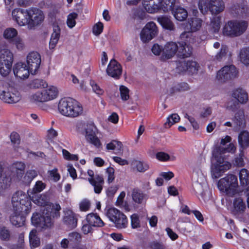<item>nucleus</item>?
Wrapping results in <instances>:
<instances>
[{"instance_id": "1", "label": "nucleus", "mask_w": 249, "mask_h": 249, "mask_svg": "<svg viewBox=\"0 0 249 249\" xmlns=\"http://www.w3.org/2000/svg\"><path fill=\"white\" fill-rule=\"evenodd\" d=\"M191 34L189 32H183L180 36L181 41L179 42V47L175 42L169 41L163 46V52L160 59L166 61L173 58L176 54L180 57H188L192 53V48L188 44L193 42V39L191 38Z\"/></svg>"}, {"instance_id": "2", "label": "nucleus", "mask_w": 249, "mask_h": 249, "mask_svg": "<svg viewBox=\"0 0 249 249\" xmlns=\"http://www.w3.org/2000/svg\"><path fill=\"white\" fill-rule=\"evenodd\" d=\"M21 98L20 93L7 82L0 80V99L8 104H15Z\"/></svg>"}, {"instance_id": "3", "label": "nucleus", "mask_w": 249, "mask_h": 249, "mask_svg": "<svg viewBox=\"0 0 249 249\" xmlns=\"http://www.w3.org/2000/svg\"><path fill=\"white\" fill-rule=\"evenodd\" d=\"M13 209L17 212H24L28 214L31 210V199L29 196L21 191L14 193L12 197Z\"/></svg>"}, {"instance_id": "4", "label": "nucleus", "mask_w": 249, "mask_h": 249, "mask_svg": "<svg viewBox=\"0 0 249 249\" xmlns=\"http://www.w3.org/2000/svg\"><path fill=\"white\" fill-rule=\"evenodd\" d=\"M248 23L244 20H231L225 23L222 32L224 36L234 37L241 36L246 30Z\"/></svg>"}, {"instance_id": "5", "label": "nucleus", "mask_w": 249, "mask_h": 249, "mask_svg": "<svg viewBox=\"0 0 249 249\" xmlns=\"http://www.w3.org/2000/svg\"><path fill=\"white\" fill-rule=\"evenodd\" d=\"M47 200L46 196L40 195L39 196H37L34 201L38 205L44 206V207L41 208L43 210V213L45 214L46 216H48L51 221H53L52 218L54 219L60 217V211L61 208L58 203H50L47 204Z\"/></svg>"}, {"instance_id": "6", "label": "nucleus", "mask_w": 249, "mask_h": 249, "mask_svg": "<svg viewBox=\"0 0 249 249\" xmlns=\"http://www.w3.org/2000/svg\"><path fill=\"white\" fill-rule=\"evenodd\" d=\"M198 6L203 14L209 10L213 15H217L224 10L225 3L223 0H199Z\"/></svg>"}, {"instance_id": "7", "label": "nucleus", "mask_w": 249, "mask_h": 249, "mask_svg": "<svg viewBox=\"0 0 249 249\" xmlns=\"http://www.w3.org/2000/svg\"><path fill=\"white\" fill-rule=\"evenodd\" d=\"M214 157L211 167V175L213 179L221 177L231 167V164L223 157L216 156Z\"/></svg>"}, {"instance_id": "8", "label": "nucleus", "mask_w": 249, "mask_h": 249, "mask_svg": "<svg viewBox=\"0 0 249 249\" xmlns=\"http://www.w3.org/2000/svg\"><path fill=\"white\" fill-rule=\"evenodd\" d=\"M13 58V54L9 49L0 50V74L2 76H7L10 73Z\"/></svg>"}, {"instance_id": "9", "label": "nucleus", "mask_w": 249, "mask_h": 249, "mask_svg": "<svg viewBox=\"0 0 249 249\" xmlns=\"http://www.w3.org/2000/svg\"><path fill=\"white\" fill-rule=\"evenodd\" d=\"M107 215L117 228L122 229L126 227L128 221L126 215L117 209L109 208L107 212Z\"/></svg>"}, {"instance_id": "10", "label": "nucleus", "mask_w": 249, "mask_h": 249, "mask_svg": "<svg viewBox=\"0 0 249 249\" xmlns=\"http://www.w3.org/2000/svg\"><path fill=\"white\" fill-rule=\"evenodd\" d=\"M237 73V70L234 66H226L218 71L216 79L219 83H225L235 78Z\"/></svg>"}, {"instance_id": "11", "label": "nucleus", "mask_w": 249, "mask_h": 249, "mask_svg": "<svg viewBox=\"0 0 249 249\" xmlns=\"http://www.w3.org/2000/svg\"><path fill=\"white\" fill-rule=\"evenodd\" d=\"M40 212L34 213H33L31 217V222L32 224L36 228L41 229H47L51 228L53 224V221H51L48 216H46L45 214L43 213L42 208L40 209Z\"/></svg>"}, {"instance_id": "12", "label": "nucleus", "mask_w": 249, "mask_h": 249, "mask_svg": "<svg viewBox=\"0 0 249 249\" xmlns=\"http://www.w3.org/2000/svg\"><path fill=\"white\" fill-rule=\"evenodd\" d=\"M78 220V215L71 209L66 208L63 211L62 222L67 229L72 230L76 228Z\"/></svg>"}, {"instance_id": "13", "label": "nucleus", "mask_w": 249, "mask_h": 249, "mask_svg": "<svg viewBox=\"0 0 249 249\" xmlns=\"http://www.w3.org/2000/svg\"><path fill=\"white\" fill-rule=\"evenodd\" d=\"M158 33V29L153 21L148 22L142 29L140 34L141 40L144 42H148L154 38Z\"/></svg>"}, {"instance_id": "14", "label": "nucleus", "mask_w": 249, "mask_h": 249, "mask_svg": "<svg viewBox=\"0 0 249 249\" xmlns=\"http://www.w3.org/2000/svg\"><path fill=\"white\" fill-rule=\"evenodd\" d=\"M98 130L92 124H88L85 129V137L87 142L99 148L101 145V142L97 137Z\"/></svg>"}, {"instance_id": "15", "label": "nucleus", "mask_w": 249, "mask_h": 249, "mask_svg": "<svg viewBox=\"0 0 249 249\" xmlns=\"http://www.w3.org/2000/svg\"><path fill=\"white\" fill-rule=\"evenodd\" d=\"M27 67L30 73L35 74L38 70L41 63V56L36 52H30L26 58Z\"/></svg>"}, {"instance_id": "16", "label": "nucleus", "mask_w": 249, "mask_h": 249, "mask_svg": "<svg viewBox=\"0 0 249 249\" xmlns=\"http://www.w3.org/2000/svg\"><path fill=\"white\" fill-rule=\"evenodd\" d=\"M12 18L19 26L28 25V9L16 8L12 11Z\"/></svg>"}, {"instance_id": "17", "label": "nucleus", "mask_w": 249, "mask_h": 249, "mask_svg": "<svg viewBox=\"0 0 249 249\" xmlns=\"http://www.w3.org/2000/svg\"><path fill=\"white\" fill-rule=\"evenodd\" d=\"M28 25L34 26L40 24L44 19L43 12L36 8H30L28 9Z\"/></svg>"}, {"instance_id": "18", "label": "nucleus", "mask_w": 249, "mask_h": 249, "mask_svg": "<svg viewBox=\"0 0 249 249\" xmlns=\"http://www.w3.org/2000/svg\"><path fill=\"white\" fill-rule=\"evenodd\" d=\"M202 24V20L197 17H193L189 18L188 19L187 22L185 25L184 29L188 30L187 32L191 34V38L193 39V42L188 43L190 45L194 43L195 39L192 37L193 32H196L199 30L201 27Z\"/></svg>"}, {"instance_id": "19", "label": "nucleus", "mask_w": 249, "mask_h": 249, "mask_svg": "<svg viewBox=\"0 0 249 249\" xmlns=\"http://www.w3.org/2000/svg\"><path fill=\"white\" fill-rule=\"evenodd\" d=\"M246 210V204L241 197L234 198L231 208V213L234 216H238L244 213Z\"/></svg>"}, {"instance_id": "20", "label": "nucleus", "mask_w": 249, "mask_h": 249, "mask_svg": "<svg viewBox=\"0 0 249 249\" xmlns=\"http://www.w3.org/2000/svg\"><path fill=\"white\" fill-rule=\"evenodd\" d=\"M122 72V69L120 64L114 59L111 60L107 69V74L115 79H119Z\"/></svg>"}, {"instance_id": "21", "label": "nucleus", "mask_w": 249, "mask_h": 249, "mask_svg": "<svg viewBox=\"0 0 249 249\" xmlns=\"http://www.w3.org/2000/svg\"><path fill=\"white\" fill-rule=\"evenodd\" d=\"M162 0H142V6L149 13L153 14L161 10Z\"/></svg>"}, {"instance_id": "22", "label": "nucleus", "mask_w": 249, "mask_h": 249, "mask_svg": "<svg viewBox=\"0 0 249 249\" xmlns=\"http://www.w3.org/2000/svg\"><path fill=\"white\" fill-rule=\"evenodd\" d=\"M198 65L193 61H183L177 65V69L181 72L187 71L190 73H195L198 71Z\"/></svg>"}, {"instance_id": "23", "label": "nucleus", "mask_w": 249, "mask_h": 249, "mask_svg": "<svg viewBox=\"0 0 249 249\" xmlns=\"http://www.w3.org/2000/svg\"><path fill=\"white\" fill-rule=\"evenodd\" d=\"M71 100L72 98H66L59 101L58 110L62 115L70 118Z\"/></svg>"}, {"instance_id": "24", "label": "nucleus", "mask_w": 249, "mask_h": 249, "mask_svg": "<svg viewBox=\"0 0 249 249\" xmlns=\"http://www.w3.org/2000/svg\"><path fill=\"white\" fill-rule=\"evenodd\" d=\"M13 72L16 77L20 79L27 78L30 73V71L26 64L21 62L15 64L13 67Z\"/></svg>"}, {"instance_id": "25", "label": "nucleus", "mask_w": 249, "mask_h": 249, "mask_svg": "<svg viewBox=\"0 0 249 249\" xmlns=\"http://www.w3.org/2000/svg\"><path fill=\"white\" fill-rule=\"evenodd\" d=\"M218 187H238L236 176L229 174L219 179L217 182Z\"/></svg>"}, {"instance_id": "26", "label": "nucleus", "mask_w": 249, "mask_h": 249, "mask_svg": "<svg viewBox=\"0 0 249 249\" xmlns=\"http://www.w3.org/2000/svg\"><path fill=\"white\" fill-rule=\"evenodd\" d=\"M89 176L88 180L90 184L94 187H102L104 184V179L102 175H94V172L91 170H88L87 172Z\"/></svg>"}, {"instance_id": "27", "label": "nucleus", "mask_w": 249, "mask_h": 249, "mask_svg": "<svg viewBox=\"0 0 249 249\" xmlns=\"http://www.w3.org/2000/svg\"><path fill=\"white\" fill-rule=\"evenodd\" d=\"M86 221L94 227H103L105 223L96 213H91L86 215Z\"/></svg>"}, {"instance_id": "28", "label": "nucleus", "mask_w": 249, "mask_h": 249, "mask_svg": "<svg viewBox=\"0 0 249 249\" xmlns=\"http://www.w3.org/2000/svg\"><path fill=\"white\" fill-rule=\"evenodd\" d=\"M70 118H76L82 115L83 113V107L77 101L72 98L71 107Z\"/></svg>"}, {"instance_id": "29", "label": "nucleus", "mask_w": 249, "mask_h": 249, "mask_svg": "<svg viewBox=\"0 0 249 249\" xmlns=\"http://www.w3.org/2000/svg\"><path fill=\"white\" fill-rule=\"evenodd\" d=\"M42 91L45 102L56 98L58 93L57 88L53 86H49L46 89H43Z\"/></svg>"}, {"instance_id": "30", "label": "nucleus", "mask_w": 249, "mask_h": 249, "mask_svg": "<svg viewBox=\"0 0 249 249\" xmlns=\"http://www.w3.org/2000/svg\"><path fill=\"white\" fill-rule=\"evenodd\" d=\"M221 23V17L214 15L210 18V22L209 24V30L215 33L219 32Z\"/></svg>"}, {"instance_id": "31", "label": "nucleus", "mask_w": 249, "mask_h": 249, "mask_svg": "<svg viewBox=\"0 0 249 249\" xmlns=\"http://www.w3.org/2000/svg\"><path fill=\"white\" fill-rule=\"evenodd\" d=\"M20 213L15 211L14 214L10 217L11 223L17 227L23 226L25 222L26 217L22 214H20Z\"/></svg>"}, {"instance_id": "32", "label": "nucleus", "mask_w": 249, "mask_h": 249, "mask_svg": "<svg viewBox=\"0 0 249 249\" xmlns=\"http://www.w3.org/2000/svg\"><path fill=\"white\" fill-rule=\"evenodd\" d=\"M60 34V29L58 26H54L53 27V32L51 35L50 42L49 48L51 49H53L57 44Z\"/></svg>"}, {"instance_id": "33", "label": "nucleus", "mask_w": 249, "mask_h": 249, "mask_svg": "<svg viewBox=\"0 0 249 249\" xmlns=\"http://www.w3.org/2000/svg\"><path fill=\"white\" fill-rule=\"evenodd\" d=\"M157 20L163 28L170 31L175 30V27L174 23L167 17H159L158 18Z\"/></svg>"}, {"instance_id": "34", "label": "nucleus", "mask_w": 249, "mask_h": 249, "mask_svg": "<svg viewBox=\"0 0 249 249\" xmlns=\"http://www.w3.org/2000/svg\"><path fill=\"white\" fill-rule=\"evenodd\" d=\"M238 58L244 65L249 67V47H245L240 49L238 53Z\"/></svg>"}, {"instance_id": "35", "label": "nucleus", "mask_w": 249, "mask_h": 249, "mask_svg": "<svg viewBox=\"0 0 249 249\" xmlns=\"http://www.w3.org/2000/svg\"><path fill=\"white\" fill-rule=\"evenodd\" d=\"M245 124L244 113L243 110H239L235 115L233 126L236 129L243 127Z\"/></svg>"}, {"instance_id": "36", "label": "nucleus", "mask_w": 249, "mask_h": 249, "mask_svg": "<svg viewBox=\"0 0 249 249\" xmlns=\"http://www.w3.org/2000/svg\"><path fill=\"white\" fill-rule=\"evenodd\" d=\"M232 96L242 104L246 103L248 99L247 92L241 89L235 90L232 93Z\"/></svg>"}, {"instance_id": "37", "label": "nucleus", "mask_w": 249, "mask_h": 249, "mask_svg": "<svg viewBox=\"0 0 249 249\" xmlns=\"http://www.w3.org/2000/svg\"><path fill=\"white\" fill-rule=\"evenodd\" d=\"M18 31L14 28L9 27L4 30L3 33L4 38L9 41H13L18 36Z\"/></svg>"}, {"instance_id": "38", "label": "nucleus", "mask_w": 249, "mask_h": 249, "mask_svg": "<svg viewBox=\"0 0 249 249\" xmlns=\"http://www.w3.org/2000/svg\"><path fill=\"white\" fill-rule=\"evenodd\" d=\"M238 142L242 148L249 146V133L246 131H242L238 136Z\"/></svg>"}, {"instance_id": "39", "label": "nucleus", "mask_w": 249, "mask_h": 249, "mask_svg": "<svg viewBox=\"0 0 249 249\" xmlns=\"http://www.w3.org/2000/svg\"><path fill=\"white\" fill-rule=\"evenodd\" d=\"M48 179L52 182H57L61 178V175L57 168H53L47 171Z\"/></svg>"}, {"instance_id": "40", "label": "nucleus", "mask_w": 249, "mask_h": 249, "mask_svg": "<svg viewBox=\"0 0 249 249\" xmlns=\"http://www.w3.org/2000/svg\"><path fill=\"white\" fill-rule=\"evenodd\" d=\"M68 239L72 245L77 247L80 244L82 236L77 232L72 231L69 233Z\"/></svg>"}, {"instance_id": "41", "label": "nucleus", "mask_w": 249, "mask_h": 249, "mask_svg": "<svg viewBox=\"0 0 249 249\" xmlns=\"http://www.w3.org/2000/svg\"><path fill=\"white\" fill-rule=\"evenodd\" d=\"M173 15L177 20L183 21L187 18L188 12L184 8L179 7L174 11Z\"/></svg>"}, {"instance_id": "42", "label": "nucleus", "mask_w": 249, "mask_h": 249, "mask_svg": "<svg viewBox=\"0 0 249 249\" xmlns=\"http://www.w3.org/2000/svg\"><path fill=\"white\" fill-rule=\"evenodd\" d=\"M36 233V230L33 229L30 231L29 236L30 246L35 248L38 247L40 244V239L37 237Z\"/></svg>"}, {"instance_id": "43", "label": "nucleus", "mask_w": 249, "mask_h": 249, "mask_svg": "<svg viewBox=\"0 0 249 249\" xmlns=\"http://www.w3.org/2000/svg\"><path fill=\"white\" fill-rule=\"evenodd\" d=\"M146 195L142 191L137 188H134L132 194L133 201L138 204H141L145 198Z\"/></svg>"}, {"instance_id": "44", "label": "nucleus", "mask_w": 249, "mask_h": 249, "mask_svg": "<svg viewBox=\"0 0 249 249\" xmlns=\"http://www.w3.org/2000/svg\"><path fill=\"white\" fill-rule=\"evenodd\" d=\"M122 143L121 142L113 140L107 145V148L108 150H112L116 153H119L121 152L122 149Z\"/></svg>"}, {"instance_id": "45", "label": "nucleus", "mask_w": 249, "mask_h": 249, "mask_svg": "<svg viewBox=\"0 0 249 249\" xmlns=\"http://www.w3.org/2000/svg\"><path fill=\"white\" fill-rule=\"evenodd\" d=\"M13 44L18 51H22L26 48L24 39L20 36L16 37L12 41Z\"/></svg>"}, {"instance_id": "46", "label": "nucleus", "mask_w": 249, "mask_h": 249, "mask_svg": "<svg viewBox=\"0 0 249 249\" xmlns=\"http://www.w3.org/2000/svg\"><path fill=\"white\" fill-rule=\"evenodd\" d=\"M239 188H218L221 192H224L228 197H234L239 195Z\"/></svg>"}, {"instance_id": "47", "label": "nucleus", "mask_w": 249, "mask_h": 249, "mask_svg": "<svg viewBox=\"0 0 249 249\" xmlns=\"http://www.w3.org/2000/svg\"><path fill=\"white\" fill-rule=\"evenodd\" d=\"M239 178L242 186H247L249 184V173L246 169H242L239 173Z\"/></svg>"}, {"instance_id": "48", "label": "nucleus", "mask_w": 249, "mask_h": 249, "mask_svg": "<svg viewBox=\"0 0 249 249\" xmlns=\"http://www.w3.org/2000/svg\"><path fill=\"white\" fill-rule=\"evenodd\" d=\"M175 2L176 0H162L161 2V10L164 12L172 10Z\"/></svg>"}, {"instance_id": "49", "label": "nucleus", "mask_w": 249, "mask_h": 249, "mask_svg": "<svg viewBox=\"0 0 249 249\" xmlns=\"http://www.w3.org/2000/svg\"><path fill=\"white\" fill-rule=\"evenodd\" d=\"M29 98L30 101L32 102H45L42 90L32 93L30 95Z\"/></svg>"}, {"instance_id": "50", "label": "nucleus", "mask_w": 249, "mask_h": 249, "mask_svg": "<svg viewBox=\"0 0 249 249\" xmlns=\"http://www.w3.org/2000/svg\"><path fill=\"white\" fill-rule=\"evenodd\" d=\"M179 120L180 117L177 114H173L167 118L164 123V126L166 128H169L174 124L178 122Z\"/></svg>"}, {"instance_id": "51", "label": "nucleus", "mask_w": 249, "mask_h": 249, "mask_svg": "<svg viewBox=\"0 0 249 249\" xmlns=\"http://www.w3.org/2000/svg\"><path fill=\"white\" fill-rule=\"evenodd\" d=\"M156 158L161 161H167L168 160H174L176 157L173 156L170 157L169 154L164 152H159L156 154Z\"/></svg>"}, {"instance_id": "52", "label": "nucleus", "mask_w": 249, "mask_h": 249, "mask_svg": "<svg viewBox=\"0 0 249 249\" xmlns=\"http://www.w3.org/2000/svg\"><path fill=\"white\" fill-rule=\"evenodd\" d=\"M3 169L1 164L0 163V185H10V182L12 181V178L7 177V175H3L2 174Z\"/></svg>"}, {"instance_id": "53", "label": "nucleus", "mask_w": 249, "mask_h": 249, "mask_svg": "<svg viewBox=\"0 0 249 249\" xmlns=\"http://www.w3.org/2000/svg\"><path fill=\"white\" fill-rule=\"evenodd\" d=\"M77 14L73 12L68 15L67 19V24L70 28H72L76 24V19L77 18Z\"/></svg>"}, {"instance_id": "54", "label": "nucleus", "mask_w": 249, "mask_h": 249, "mask_svg": "<svg viewBox=\"0 0 249 249\" xmlns=\"http://www.w3.org/2000/svg\"><path fill=\"white\" fill-rule=\"evenodd\" d=\"M236 147L235 145L233 143H230L226 147L220 146L218 148V152L220 154H225L226 153H234Z\"/></svg>"}, {"instance_id": "55", "label": "nucleus", "mask_w": 249, "mask_h": 249, "mask_svg": "<svg viewBox=\"0 0 249 249\" xmlns=\"http://www.w3.org/2000/svg\"><path fill=\"white\" fill-rule=\"evenodd\" d=\"M79 206L80 211L87 212L90 209L91 203L89 199L85 198L81 201Z\"/></svg>"}, {"instance_id": "56", "label": "nucleus", "mask_w": 249, "mask_h": 249, "mask_svg": "<svg viewBox=\"0 0 249 249\" xmlns=\"http://www.w3.org/2000/svg\"><path fill=\"white\" fill-rule=\"evenodd\" d=\"M120 92L121 99L124 101H126L129 98V90L128 89L123 85L120 86Z\"/></svg>"}, {"instance_id": "57", "label": "nucleus", "mask_w": 249, "mask_h": 249, "mask_svg": "<svg viewBox=\"0 0 249 249\" xmlns=\"http://www.w3.org/2000/svg\"><path fill=\"white\" fill-rule=\"evenodd\" d=\"M163 46L160 45L158 43L153 44L151 48L152 53L156 56H162V52H163Z\"/></svg>"}, {"instance_id": "58", "label": "nucleus", "mask_w": 249, "mask_h": 249, "mask_svg": "<svg viewBox=\"0 0 249 249\" xmlns=\"http://www.w3.org/2000/svg\"><path fill=\"white\" fill-rule=\"evenodd\" d=\"M90 85L93 91L98 96L102 95L104 93V90L95 81H90Z\"/></svg>"}, {"instance_id": "59", "label": "nucleus", "mask_w": 249, "mask_h": 249, "mask_svg": "<svg viewBox=\"0 0 249 249\" xmlns=\"http://www.w3.org/2000/svg\"><path fill=\"white\" fill-rule=\"evenodd\" d=\"M106 173L107 174V182L108 184L112 183L115 179V170L113 168L109 167L106 169Z\"/></svg>"}, {"instance_id": "60", "label": "nucleus", "mask_w": 249, "mask_h": 249, "mask_svg": "<svg viewBox=\"0 0 249 249\" xmlns=\"http://www.w3.org/2000/svg\"><path fill=\"white\" fill-rule=\"evenodd\" d=\"M131 224L133 229L140 227V221L137 214L134 213L131 216Z\"/></svg>"}, {"instance_id": "61", "label": "nucleus", "mask_w": 249, "mask_h": 249, "mask_svg": "<svg viewBox=\"0 0 249 249\" xmlns=\"http://www.w3.org/2000/svg\"><path fill=\"white\" fill-rule=\"evenodd\" d=\"M189 89V86L186 83L178 84L173 88V92L183 91L187 90Z\"/></svg>"}, {"instance_id": "62", "label": "nucleus", "mask_w": 249, "mask_h": 249, "mask_svg": "<svg viewBox=\"0 0 249 249\" xmlns=\"http://www.w3.org/2000/svg\"><path fill=\"white\" fill-rule=\"evenodd\" d=\"M134 165L135 166L137 170L140 172H143L146 171L148 168V165L142 162L141 161H136L134 163Z\"/></svg>"}, {"instance_id": "63", "label": "nucleus", "mask_w": 249, "mask_h": 249, "mask_svg": "<svg viewBox=\"0 0 249 249\" xmlns=\"http://www.w3.org/2000/svg\"><path fill=\"white\" fill-rule=\"evenodd\" d=\"M150 249H165L164 245L161 242L158 241H153L149 244Z\"/></svg>"}, {"instance_id": "64", "label": "nucleus", "mask_w": 249, "mask_h": 249, "mask_svg": "<svg viewBox=\"0 0 249 249\" xmlns=\"http://www.w3.org/2000/svg\"><path fill=\"white\" fill-rule=\"evenodd\" d=\"M82 224L83 225L81 228V231L84 234H88L89 233L92 232L93 226L87 222L86 223H84V221L82 222Z\"/></svg>"}]
</instances>
